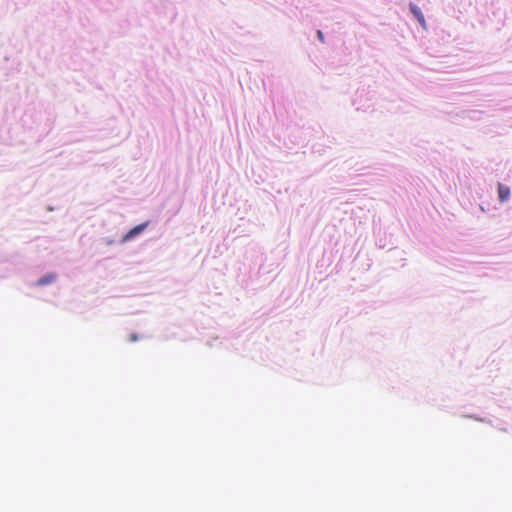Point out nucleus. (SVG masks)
Segmentation results:
<instances>
[{
  "instance_id": "nucleus-1",
  "label": "nucleus",
  "mask_w": 512,
  "mask_h": 512,
  "mask_svg": "<svg viewBox=\"0 0 512 512\" xmlns=\"http://www.w3.org/2000/svg\"><path fill=\"white\" fill-rule=\"evenodd\" d=\"M146 226H147V223H142V224L135 226L127 234H125L123 240L127 241V240L134 238L135 236L140 234L146 228Z\"/></svg>"
},
{
  "instance_id": "nucleus-5",
  "label": "nucleus",
  "mask_w": 512,
  "mask_h": 512,
  "mask_svg": "<svg viewBox=\"0 0 512 512\" xmlns=\"http://www.w3.org/2000/svg\"><path fill=\"white\" fill-rule=\"evenodd\" d=\"M129 340H130L131 342H134V341H137V340H138V337H137V335H136V334H132V335H130Z\"/></svg>"
},
{
  "instance_id": "nucleus-2",
  "label": "nucleus",
  "mask_w": 512,
  "mask_h": 512,
  "mask_svg": "<svg viewBox=\"0 0 512 512\" xmlns=\"http://www.w3.org/2000/svg\"><path fill=\"white\" fill-rule=\"evenodd\" d=\"M498 196L501 202H505L510 197V188L501 183L498 184Z\"/></svg>"
},
{
  "instance_id": "nucleus-4",
  "label": "nucleus",
  "mask_w": 512,
  "mask_h": 512,
  "mask_svg": "<svg viewBox=\"0 0 512 512\" xmlns=\"http://www.w3.org/2000/svg\"><path fill=\"white\" fill-rule=\"evenodd\" d=\"M55 275H46L38 280L39 285H48L55 281Z\"/></svg>"
},
{
  "instance_id": "nucleus-6",
  "label": "nucleus",
  "mask_w": 512,
  "mask_h": 512,
  "mask_svg": "<svg viewBox=\"0 0 512 512\" xmlns=\"http://www.w3.org/2000/svg\"><path fill=\"white\" fill-rule=\"evenodd\" d=\"M318 38L323 42L324 41V35L321 31L317 32Z\"/></svg>"
},
{
  "instance_id": "nucleus-3",
  "label": "nucleus",
  "mask_w": 512,
  "mask_h": 512,
  "mask_svg": "<svg viewBox=\"0 0 512 512\" xmlns=\"http://www.w3.org/2000/svg\"><path fill=\"white\" fill-rule=\"evenodd\" d=\"M410 10L411 12L413 13V15L417 18V20L419 21V23L425 27V18H424V15L423 13L421 12L420 8L417 7L415 4L411 3L410 4Z\"/></svg>"
}]
</instances>
